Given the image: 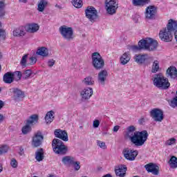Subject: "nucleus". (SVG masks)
<instances>
[{
	"label": "nucleus",
	"mask_w": 177,
	"mask_h": 177,
	"mask_svg": "<svg viewBox=\"0 0 177 177\" xmlns=\"http://www.w3.org/2000/svg\"><path fill=\"white\" fill-rule=\"evenodd\" d=\"M5 15V1H0V17Z\"/></svg>",
	"instance_id": "nucleus-39"
},
{
	"label": "nucleus",
	"mask_w": 177,
	"mask_h": 177,
	"mask_svg": "<svg viewBox=\"0 0 177 177\" xmlns=\"http://www.w3.org/2000/svg\"><path fill=\"white\" fill-rule=\"evenodd\" d=\"M97 145L99 146L101 149H106V142L100 141V140H97Z\"/></svg>",
	"instance_id": "nucleus-45"
},
{
	"label": "nucleus",
	"mask_w": 177,
	"mask_h": 177,
	"mask_svg": "<svg viewBox=\"0 0 177 177\" xmlns=\"http://www.w3.org/2000/svg\"><path fill=\"white\" fill-rule=\"evenodd\" d=\"M13 93L15 96V100H17L19 97H24V93L21 91V90H19V88H14L13 89Z\"/></svg>",
	"instance_id": "nucleus-33"
},
{
	"label": "nucleus",
	"mask_w": 177,
	"mask_h": 177,
	"mask_svg": "<svg viewBox=\"0 0 177 177\" xmlns=\"http://www.w3.org/2000/svg\"><path fill=\"white\" fill-rule=\"evenodd\" d=\"M8 150H9V147L7 145H1L0 146V155H2L5 153H8Z\"/></svg>",
	"instance_id": "nucleus-40"
},
{
	"label": "nucleus",
	"mask_w": 177,
	"mask_h": 177,
	"mask_svg": "<svg viewBox=\"0 0 177 177\" xmlns=\"http://www.w3.org/2000/svg\"><path fill=\"white\" fill-rule=\"evenodd\" d=\"M133 59L135 62L138 64H142V63H145V62H146V59H147V54L136 55L133 57Z\"/></svg>",
	"instance_id": "nucleus-22"
},
{
	"label": "nucleus",
	"mask_w": 177,
	"mask_h": 177,
	"mask_svg": "<svg viewBox=\"0 0 177 177\" xmlns=\"http://www.w3.org/2000/svg\"><path fill=\"white\" fill-rule=\"evenodd\" d=\"M31 74H32V71H31L30 69H28V70L25 71L23 73L24 80H28V78H30V77H31Z\"/></svg>",
	"instance_id": "nucleus-38"
},
{
	"label": "nucleus",
	"mask_w": 177,
	"mask_h": 177,
	"mask_svg": "<svg viewBox=\"0 0 177 177\" xmlns=\"http://www.w3.org/2000/svg\"><path fill=\"white\" fill-rule=\"evenodd\" d=\"M105 9L108 15H115L118 9V2L117 0H105Z\"/></svg>",
	"instance_id": "nucleus-7"
},
{
	"label": "nucleus",
	"mask_w": 177,
	"mask_h": 177,
	"mask_svg": "<svg viewBox=\"0 0 177 177\" xmlns=\"http://www.w3.org/2000/svg\"><path fill=\"white\" fill-rule=\"evenodd\" d=\"M46 5H48V1L45 0H41L37 6V10L39 12H43L45 10V8L46 7Z\"/></svg>",
	"instance_id": "nucleus-32"
},
{
	"label": "nucleus",
	"mask_w": 177,
	"mask_h": 177,
	"mask_svg": "<svg viewBox=\"0 0 177 177\" xmlns=\"http://www.w3.org/2000/svg\"><path fill=\"white\" fill-rule=\"evenodd\" d=\"M28 57V55H24L21 60V66H26V63H27V57Z\"/></svg>",
	"instance_id": "nucleus-43"
},
{
	"label": "nucleus",
	"mask_w": 177,
	"mask_h": 177,
	"mask_svg": "<svg viewBox=\"0 0 177 177\" xmlns=\"http://www.w3.org/2000/svg\"><path fill=\"white\" fill-rule=\"evenodd\" d=\"M3 107V102L2 100H0V110Z\"/></svg>",
	"instance_id": "nucleus-54"
},
{
	"label": "nucleus",
	"mask_w": 177,
	"mask_h": 177,
	"mask_svg": "<svg viewBox=\"0 0 177 177\" xmlns=\"http://www.w3.org/2000/svg\"><path fill=\"white\" fill-rule=\"evenodd\" d=\"M92 95H93V89H92V88H86L80 93V95L83 100H88V99H91L92 97Z\"/></svg>",
	"instance_id": "nucleus-18"
},
{
	"label": "nucleus",
	"mask_w": 177,
	"mask_h": 177,
	"mask_svg": "<svg viewBox=\"0 0 177 177\" xmlns=\"http://www.w3.org/2000/svg\"><path fill=\"white\" fill-rule=\"evenodd\" d=\"M1 88H0V92H1Z\"/></svg>",
	"instance_id": "nucleus-63"
},
{
	"label": "nucleus",
	"mask_w": 177,
	"mask_h": 177,
	"mask_svg": "<svg viewBox=\"0 0 177 177\" xmlns=\"http://www.w3.org/2000/svg\"><path fill=\"white\" fill-rule=\"evenodd\" d=\"M157 13V8L154 6H149L146 8L145 17L147 19H154Z\"/></svg>",
	"instance_id": "nucleus-16"
},
{
	"label": "nucleus",
	"mask_w": 177,
	"mask_h": 177,
	"mask_svg": "<svg viewBox=\"0 0 177 177\" xmlns=\"http://www.w3.org/2000/svg\"><path fill=\"white\" fill-rule=\"evenodd\" d=\"M132 3L134 6H145L150 3V0H132Z\"/></svg>",
	"instance_id": "nucleus-28"
},
{
	"label": "nucleus",
	"mask_w": 177,
	"mask_h": 177,
	"mask_svg": "<svg viewBox=\"0 0 177 177\" xmlns=\"http://www.w3.org/2000/svg\"><path fill=\"white\" fill-rule=\"evenodd\" d=\"M23 149H21L20 151L21 152L19 153L20 156H23V154L24 153V152H23Z\"/></svg>",
	"instance_id": "nucleus-57"
},
{
	"label": "nucleus",
	"mask_w": 177,
	"mask_h": 177,
	"mask_svg": "<svg viewBox=\"0 0 177 177\" xmlns=\"http://www.w3.org/2000/svg\"><path fill=\"white\" fill-rule=\"evenodd\" d=\"M127 172V167L124 166H118L115 169V173L116 176L124 177Z\"/></svg>",
	"instance_id": "nucleus-21"
},
{
	"label": "nucleus",
	"mask_w": 177,
	"mask_h": 177,
	"mask_svg": "<svg viewBox=\"0 0 177 177\" xmlns=\"http://www.w3.org/2000/svg\"><path fill=\"white\" fill-rule=\"evenodd\" d=\"M21 131L24 135H27V133H30V132H31V126L26 124L22 127Z\"/></svg>",
	"instance_id": "nucleus-36"
},
{
	"label": "nucleus",
	"mask_w": 177,
	"mask_h": 177,
	"mask_svg": "<svg viewBox=\"0 0 177 177\" xmlns=\"http://www.w3.org/2000/svg\"><path fill=\"white\" fill-rule=\"evenodd\" d=\"M138 45L140 48H142L146 50L154 52V50H157V48H158V41L152 38L147 37L145 39L140 40L138 42Z\"/></svg>",
	"instance_id": "nucleus-3"
},
{
	"label": "nucleus",
	"mask_w": 177,
	"mask_h": 177,
	"mask_svg": "<svg viewBox=\"0 0 177 177\" xmlns=\"http://www.w3.org/2000/svg\"><path fill=\"white\" fill-rule=\"evenodd\" d=\"M177 30V21L174 19H169L166 28L160 30L159 38L164 42H171L174 35H172Z\"/></svg>",
	"instance_id": "nucleus-2"
},
{
	"label": "nucleus",
	"mask_w": 177,
	"mask_h": 177,
	"mask_svg": "<svg viewBox=\"0 0 177 177\" xmlns=\"http://www.w3.org/2000/svg\"><path fill=\"white\" fill-rule=\"evenodd\" d=\"M151 71L153 74H156V73L160 71V62L155 60L153 62Z\"/></svg>",
	"instance_id": "nucleus-30"
},
{
	"label": "nucleus",
	"mask_w": 177,
	"mask_h": 177,
	"mask_svg": "<svg viewBox=\"0 0 177 177\" xmlns=\"http://www.w3.org/2000/svg\"><path fill=\"white\" fill-rule=\"evenodd\" d=\"M119 129H120V126L116 125L113 127V132H118Z\"/></svg>",
	"instance_id": "nucleus-51"
},
{
	"label": "nucleus",
	"mask_w": 177,
	"mask_h": 177,
	"mask_svg": "<svg viewBox=\"0 0 177 177\" xmlns=\"http://www.w3.org/2000/svg\"><path fill=\"white\" fill-rule=\"evenodd\" d=\"M175 143H176V139L171 138L166 141L165 145L167 146H172V145H175Z\"/></svg>",
	"instance_id": "nucleus-41"
},
{
	"label": "nucleus",
	"mask_w": 177,
	"mask_h": 177,
	"mask_svg": "<svg viewBox=\"0 0 177 177\" xmlns=\"http://www.w3.org/2000/svg\"><path fill=\"white\" fill-rule=\"evenodd\" d=\"M81 162H75V160L73 161V163H72V165H73L75 168V171H80L81 168Z\"/></svg>",
	"instance_id": "nucleus-42"
},
{
	"label": "nucleus",
	"mask_w": 177,
	"mask_h": 177,
	"mask_svg": "<svg viewBox=\"0 0 177 177\" xmlns=\"http://www.w3.org/2000/svg\"><path fill=\"white\" fill-rule=\"evenodd\" d=\"M55 8H59V5H55Z\"/></svg>",
	"instance_id": "nucleus-58"
},
{
	"label": "nucleus",
	"mask_w": 177,
	"mask_h": 177,
	"mask_svg": "<svg viewBox=\"0 0 177 177\" xmlns=\"http://www.w3.org/2000/svg\"><path fill=\"white\" fill-rule=\"evenodd\" d=\"M99 125H100V122L97 120H95L93 123V128H99Z\"/></svg>",
	"instance_id": "nucleus-49"
},
{
	"label": "nucleus",
	"mask_w": 177,
	"mask_h": 177,
	"mask_svg": "<svg viewBox=\"0 0 177 177\" xmlns=\"http://www.w3.org/2000/svg\"><path fill=\"white\" fill-rule=\"evenodd\" d=\"M17 75V80H21V72L16 71L14 73L11 72H7L3 77V80L6 84H12L15 81V76Z\"/></svg>",
	"instance_id": "nucleus-9"
},
{
	"label": "nucleus",
	"mask_w": 177,
	"mask_h": 177,
	"mask_svg": "<svg viewBox=\"0 0 177 177\" xmlns=\"http://www.w3.org/2000/svg\"><path fill=\"white\" fill-rule=\"evenodd\" d=\"M19 2L21 3H27L28 2V0H19Z\"/></svg>",
	"instance_id": "nucleus-53"
},
{
	"label": "nucleus",
	"mask_w": 177,
	"mask_h": 177,
	"mask_svg": "<svg viewBox=\"0 0 177 177\" xmlns=\"http://www.w3.org/2000/svg\"><path fill=\"white\" fill-rule=\"evenodd\" d=\"M39 30V25L37 24H29L26 26L27 32H30V34H34L37 32Z\"/></svg>",
	"instance_id": "nucleus-20"
},
{
	"label": "nucleus",
	"mask_w": 177,
	"mask_h": 177,
	"mask_svg": "<svg viewBox=\"0 0 177 177\" xmlns=\"http://www.w3.org/2000/svg\"><path fill=\"white\" fill-rule=\"evenodd\" d=\"M107 77H109V73L107 70L103 69L98 73V82L100 85H103L106 84V80H107Z\"/></svg>",
	"instance_id": "nucleus-17"
},
{
	"label": "nucleus",
	"mask_w": 177,
	"mask_h": 177,
	"mask_svg": "<svg viewBox=\"0 0 177 177\" xmlns=\"http://www.w3.org/2000/svg\"><path fill=\"white\" fill-rule=\"evenodd\" d=\"M53 114H55V112H53V111H50L46 113L45 120L47 124H50V122L53 121V118H55V116H53Z\"/></svg>",
	"instance_id": "nucleus-31"
},
{
	"label": "nucleus",
	"mask_w": 177,
	"mask_h": 177,
	"mask_svg": "<svg viewBox=\"0 0 177 177\" xmlns=\"http://www.w3.org/2000/svg\"><path fill=\"white\" fill-rule=\"evenodd\" d=\"M169 165L171 168H177V158L172 156L169 160Z\"/></svg>",
	"instance_id": "nucleus-35"
},
{
	"label": "nucleus",
	"mask_w": 177,
	"mask_h": 177,
	"mask_svg": "<svg viewBox=\"0 0 177 177\" xmlns=\"http://www.w3.org/2000/svg\"><path fill=\"white\" fill-rule=\"evenodd\" d=\"M38 122V115L34 114L32 115L29 120H27V123L29 126L30 125H35Z\"/></svg>",
	"instance_id": "nucleus-29"
},
{
	"label": "nucleus",
	"mask_w": 177,
	"mask_h": 177,
	"mask_svg": "<svg viewBox=\"0 0 177 177\" xmlns=\"http://www.w3.org/2000/svg\"><path fill=\"white\" fill-rule=\"evenodd\" d=\"M75 160V158L73 156H64L62 158V162L63 164H64V165H72V164H74V160Z\"/></svg>",
	"instance_id": "nucleus-25"
},
{
	"label": "nucleus",
	"mask_w": 177,
	"mask_h": 177,
	"mask_svg": "<svg viewBox=\"0 0 177 177\" xmlns=\"http://www.w3.org/2000/svg\"><path fill=\"white\" fill-rule=\"evenodd\" d=\"M54 135L55 138H58V139H61L64 142H68V134L66 131L56 129L54 132Z\"/></svg>",
	"instance_id": "nucleus-15"
},
{
	"label": "nucleus",
	"mask_w": 177,
	"mask_h": 177,
	"mask_svg": "<svg viewBox=\"0 0 177 177\" xmlns=\"http://www.w3.org/2000/svg\"><path fill=\"white\" fill-rule=\"evenodd\" d=\"M153 85L156 86V88H160V89H168L169 88V82H168V79L164 77L162 74L159 73L155 75L153 78Z\"/></svg>",
	"instance_id": "nucleus-5"
},
{
	"label": "nucleus",
	"mask_w": 177,
	"mask_h": 177,
	"mask_svg": "<svg viewBox=\"0 0 177 177\" xmlns=\"http://www.w3.org/2000/svg\"><path fill=\"white\" fill-rule=\"evenodd\" d=\"M53 149L55 154H59V156H64L67 154V151H68V148L66 145L62 140L59 139L53 140L52 142Z\"/></svg>",
	"instance_id": "nucleus-4"
},
{
	"label": "nucleus",
	"mask_w": 177,
	"mask_h": 177,
	"mask_svg": "<svg viewBox=\"0 0 177 177\" xmlns=\"http://www.w3.org/2000/svg\"><path fill=\"white\" fill-rule=\"evenodd\" d=\"M55 61L54 59H49L48 62V67H53L55 66Z\"/></svg>",
	"instance_id": "nucleus-50"
},
{
	"label": "nucleus",
	"mask_w": 177,
	"mask_h": 177,
	"mask_svg": "<svg viewBox=\"0 0 177 177\" xmlns=\"http://www.w3.org/2000/svg\"><path fill=\"white\" fill-rule=\"evenodd\" d=\"M36 53L37 55H39V56H42L43 57H48L49 56V52L46 47H41L37 50Z\"/></svg>",
	"instance_id": "nucleus-26"
},
{
	"label": "nucleus",
	"mask_w": 177,
	"mask_h": 177,
	"mask_svg": "<svg viewBox=\"0 0 177 177\" xmlns=\"http://www.w3.org/2000/svg\"><path fill=\"white\" fill-rule=\"evenodd\" d=\"M139 124L142 125L145 122V118H142L138 120Z\"/></svg>",
	"instance_id": "nucleus-52"
},
{
	"label": "nucleus",
	"mask_w": 177,
	"mask_h": 177,
	"mask_svg": "<svg viewBox=\"0 0 177 177\" xmlns=\"http://www.w3.org/2000/svg\"><path fill=\"white\" fill-rule=\"evenodd\" d=\"M59 30L64 39L71 41L74 38V30H73V28L68 27L67 26H62Z\"/></svg>",
	"instance_id": "nucleus-8"
},
{
	"label": "nucleus",
	"mask_w": 177,
	"mask_h": 177,
	"mask_svg": "<svg viewBox=\"0 0 177 177\" xmlns=\"http://www.w3.org/2000/svg\"><path fill=\"white\" fill-rule=\"evenodd\" d=\"M148 137L149 133H147V131H136V127L133 125L127 127L124 134V138L129 139L131 143L137 147L143 146V145L146 143Z\"/></svg>",
	"instance_id": "nucleus-1"
},
{
	"label": "nucleus",
	"mask_w": 177,
	"mask_h": 177,
	"mask_svg": "<svg viewBox=\"0 0 177 177\" xmlns=\"http://www.w3.org/2000/svg\"><path fill=\"white\" fill-rule=\"evenodd\" d=\"M10 165L12 168H17V160L16 159L12 158L10 162Z\"/></svg>",
	"instance_id": "nucleus-48"
},
{
	"label": "nucleus",
	"mask_w": 177,
	"mask_h": 177,
	"mask_svg": "<svg viewBox=\"0 0 177 177\" xmlns=\"http://www.w3.org/2000/svg\"><path fill=\"white\" fill-rule=\"evenodd\" d=\"M122 153L126 160H128L129 161H135V158H136L139 152L138 150L127 148L123 150Z\"/></svg>",
	"instance_id": "nucleus-10"
},
{
	"label": "nucleus",
	"mask_w": 177,
	"mask_h": 177,
	"mask_svg": "<svg viewBox=\"0 0 177 177\" xmlns=\"http://www.w3.org/2000/svg\"><path fill=\"white\" fill-rule=\"evenodd\" d=\"M150 115L156 122H161L164 120V112L159 109H153L150 111Z\"/></svg>",
	"instance_id": "nucleus-11"
},
{
	"label": "nucleus",
	"mask_w": 177,
	"mask_h": 177,
	"mask_svg": "<svg viewBox=\"0 0 177 177\" xmlns=\"http://www.w3.org/2000/svg\"><path fill=\"white\" fill-rule=\"evenodd\" d=\"M166 74L167 77H170V78H173L175 80L177 78V69L176 67L172 66L167 68Z\"/></svg>",
	"instance_id": "nucleus-19"
},
{
	"label": "nucleus",
	"mask_w": 177,
	"mask_h": 177,
	"mask_svg": "<svg viewBox=\"0 0 177 177\" xmlns=\"http://www.w3.org/2000/svg\"><path fill=\"white\" fill-rule=\"evenodd\" d=\"M0 57H2V54L0 53Z\"/></svg>",
	"instance_id": "nucleus-62"
},
{
	"label": "nucleus",
	"mask_w": 177,
	"mask_h": 177,
	"mask_svg": "<svg viewBox=\"0 0 177 177\" xmlns=\"http://www.w3.org/2000/svg\"><path fill=\"white\" fill-rule=\"evenodd\" d=\"M0 38L1 39H5L6 38V32L3 29H0Z\"/></svg>",
	"instance_id": "nucleus-46"
},
{
	"label": "nucleus",
	"mask_w": 177,
	"mask_h": 177,
	"mask_svg": "<svg viewBox=\"0 0 177 177\" xmlns=\"http://www.w3.org/2000/svg\"><path fill=\"white\" fill-rule=\"evenodd\" d=\"M44 140V136L41 131H37L32 139V147H39L42 145Z\"/></svg>",
	"instance_id": "nucleus-13"
},
{
	"label": "nucleus",
	"mask_w": 177,
	"mask_h": 177,
	"mask_svg": "<svg viewBox=\"0 0 177 177\" xmlns=\"http://www.w3.org/2000/svg\"><path fill=\"white\" fill-rule=\"evenodd\" d=\"M129 60H131V54H129V53H124L120 57V64L123 66L127 64L129 62Z\"/></svg>",
	"instance_id": "nucleus-24"
},
{
	"label": "nucleus",
	"mask_w": 177,
	"mask_h": 177,
	"mask_svg": "<svg viewBox=\"0 0 177 177\" xmlns=\"http://www.w3.org/2000/svg\"><path fill=\"white\" fill-rule=\"evenodd\" d=\"M85 15L90 21H95L97 19V10L93 7H87Z\"/></svg>",
	"instance_id": "nucleus-12"
},
{
	"label": "nucleus",
	"mask_w": 177,
	"mask_h": 177,
	"mask_svg": "<svg viewBox=\"0 0 177 177\" xmlns=\"http://www.w3.org/2000/svg\"><path fill=\"white\" fill-rule=\"evenodd\" d=\"M1 27H2V23L1 22H0V28H1Z\"/></svg>",
	"instance_id": "nucleus-60"
},
{
	"label": "nucleus",
	"mask_w": 177,
	"mask_h": 177,
	"mask_svg": "<svg viewBox=\"0 0 177 177\" xmlns=\"http://www.w3.org/2000/svg\"><path fill=\"white\" fill-rule=\"evenodd\" d=\"M12 35L13 37H24L26 35V30H24V28L19 27L12 31Z\"/></svg>",
	"instance_id": "nucleus-23"
},
{
	"label": "nucleus",
	"mask_w": 177,
	"mask_h": 177,
	"mask_svg": "<svg viewBox=\"0 0 177 177\" xmlns=\"http://www.w3.org/2000/svg\"><path fill=\"white\" fill-rule=\"evenodd\" d=\"M3 171V167H2V164H0V172H2Z\"/></svg>",
	"instance_id": "nucleus-56"
},
{
	"label": "nucleus",
	"mask_w": 177,
	"mask_h": 177,
	"mask_svg": "<svg viewBox=\"0 0 177 177\" xmlns=\"http://www.w3.org/2000/svg\"><path fill=\"white\" fill-rule=\"evenodd\" d=\"M29 60H30L29 64L30 66H32L37 63V57H30Z\"/></svg>",
	"instance_id": "nucleus-47"
},
{
	"label": "nucleus",
	"mask_w": 177,
	"mask_h": 177,
	"mask_svg": "<svg viewBox=\"0 0 177 177\" xmlns=\"http://www.w3.org/2000/svg\"><path fill=\"white\" fill-rule=\"evenodd\" d=\"M35 158L39 162L45 158V156H44V149L41 148L35 152Z\"/></svg>",
	"instance_id": "nucleus-27"
},
{
	"label": "nucleus",
	"mask_w": 177,
	"mask_h": 177,
	"mask_svg": "<svg viewBox=\"0 0 177 177\" xmlns=\"http://www.w3.org/2000/svg\"><path fill=\"white\" fill-rule=\"evenodd\" d=\"M49 177H56V176H55L54 175H50L49 176Z\"/></svg>",
	"instance_id": "nucleus-59"
},
{
	"label": "nucleus",
	"mask_w": 177,
	"mask_h": 177,
	"mask_svg": "<svg viewBox=\"0 0 177 177\" xmlns=\"http://www.w3.org/2000/svg\"><path fill=\"white\" fill-rule=\"evenodd\" d=\"M145 168L147 172H151L152 175H158L160 174V167L153 162L145 165Z\"/></svg>",
	"instance_id": "nucleus-14"
},
{
	"label": "nucleus",
	"mask_w": 177,
	"mask_h": 177,
	"mask_svg": "<svg viewBox=\"0 0 177 177\" xmlns=\"http://www.w3.org/2000/svg\"><path fill=\"white\" fill-rule=\"evenodd\" d=\"M3 121V115L0 114V122H2Z\"/></svg>",
	"instance_id": "nucleus-55"
},
{
	"label": "nucleus",
	"mask_w": 177,
	"mask_h": 177,
	"mask_svg": "<svg viewBox=\"0 0 177 177\" xmlns=\"http://www.w3.org/2000/svg\"><path fill=\"white\" fill-rule=\"evenodd\" d=\"M72 3L75 8H77V9L82 8V0H72Z\"/></svg>",
	"instance_id": "nucleus-37"
},
{
	"label": "nucleus",
	"mask_w": 177,
	"mask_h": 177,
	"mask_svg": "<svg viewBox=\"0 0 177 177\" xmlns=\"http://www.w3.org/2000/svg\"><path fill=\"white\" fill-rule=\"evenodd\" d=\"M83 82L85 85H93L95 84V81L93 80V77L91 76H88L83 80Z\"/></svg>",
	"instance_id": "nucleus-34"
},
{
	"label": "nucleus",
	"mask_w": 177,
	"mask_h": 177,
	"mask_svg": "<svg viewBox=\"0 0 177 177\" xmlns=\"http://www.w3.org/2000/svg\"><path fill=\"white\" fill-rule=\"evenodd\" d=\"M0 59H2V55H1V57H0ZM1 66L0 65V71H1Z\"/></svg>",
	"instance_id": "nucleus-61"
},
{
	"label": "nucleus",
	"mask_w": 177,
	"mask_h": 177,
	"mask_svg": "<svg viewBox=\"0 0 177 177\" xmlns=\"http://www.w3.org/2000/svg\"><path fill=\"white\" fill-rule=\"evenodd\" d=\"M131 50H133V52H138V50H140V49H145L142 47H140V46H131Z\"/></svg>",
	"instance_id": "nucleus-44"
},
{
	"label": "nucleus",
	"mask_w": 177,
	"mask_h": 177,
	"mask_svg": "<svg viewBox=\"0 0 177 177\" xmlns=\"http://www.w3.org/2000/svg\"><path fill=\"white\" fill-rule=\"evenodd\" d=\"M92 65L95 70H102L104 67V59L97 52L93 53L91 55Z\"/></svg>",
	"instance_id": "nucleus-6"
}]
</instances>
